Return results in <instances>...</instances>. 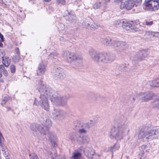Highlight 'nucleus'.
Instances as JSON below:
<instances>
[{
	"mask_svg": "<svg viewBox=\"0 0 159 159\" xmlns=\"http://www.w3.org/2000/svg\"><path fill=\"white\" fill-rule=\"evenodd\" d=\"M127 119L121 117L117 120V124L112 128L110 134L111 138H114L117 141H120L127 134L129 129L128 124L126 123Z\"/></svg>",
	"mask_w": 159,
	"mask_h": 159,
	"instance_id": "obj_1",
	"label": "nucleus"
},
{
	"mask_svg": "<svg viewBox=\"0 0 159 159\" xmlns=\"http://www.w3.org/2000/svg\"><path fill=\"white\" fill-rule=\"evenodd\" d=\"M89 53L94 61L98 62H101L104 63H110L115 58V56L114 54L100 53L92 49L89 51Z\"/></svg>",
	"mask_w": 159,
	"mask_h": 159,
	"instance_id": "obj_2",
	"label": "nucleus"
},
{
	"mask_svg": "<svg viewBox=\"0 0 159 159\" xmlns=\"http://www.w3.org/2000/svg\"><path fill=\"white\" fill-rule=\"evenodd\" d=\"M159 134V129L146 131L143 129H142L138 134L139 139H143L144 140L148 141L149 140L156 138V135Z\"/></svg>",
	"mask_w": 159,
	"mask_h": 159,
	"instance_id": "obj_3",
	"label": "nucleus"
},
{
	"mask_svg": "<svg viewBox=\"0 0 159 159\" xmlns=\"http://www.w3.org/2000/svg\"><path fill=\"white\" fill-rule=\"evenodd\" d=\"M37 89L40 92L41 96L50 99L55 93L50 87L48 85H44L41 81L38 84Z\"/></svg>",
	"mask_w": 159,
	"mask_h": 159,
	"instance_id": "obj_4",
	"label": "nucleus"
},
{
	"mask_svg": "<svg viewBox=\"0 0 159 159\" xmlns=\"http://www.w3.org/2000/svg\"><path fill=\"white\" fill-rule=\"evenodd\" d=\"M63 57L69 62L75 61V64L79 66L82 62V57L81 56H76L69 51H64L62 53Z\"/></svg>",
	"mask_w": 159,
	"mask_h": 159,
	"instance_id": "obj_5",
	"label": "nucleus"
},
{
	"mask_svg": "<svg viewBox=\"0 0 159 159\" xmlns=\"http://www.w3.org/2000/svg\"><path fill=\"white\" fill-rule=\"evenodd\" d=\"M143 7L148 11L157 10L159 8V0H146L144 4Z\"/></svg>",
	"mask_w": 159,
	"mask_h": 159,
	"instance_id": "obj_6",
	"label": "nucleus"
},
{
	"mask_svg": "<svg viewBox=\"0 0 159 159\" xmlns=\"http://www.w3.org/2000/svg\"><path fill=\"white\" fill-rule=\"evenodd\" d=\"M67 99V98L65 97L61 96L57 92L54 93L53 96L51 98V100L54 104L61 106L66 104Z\"/></svg>",
	"mask_w": 159,
	"mask_h": 159,
	"instance_id": "obj_7",
	"label": "nucleus"
},
{
	"mask_svg": "<svg viewBox=\"0 0 159 159\" xmlns=\"http://www.w3.org/2000/svg\"><path fill=\"white\" fill-rule=\"evenodd\" d=\"M48 98H49L40 95L39 102H38L37 100L35 99L34 104L36 105L39 104L42 108L47 111H48L49 109V105Z\"/></svg>",
	"mask_w": 159,
	"mask_h": 159,
	"instance_id": "obj_8",
	"label": "nucleus"
},
{
	"mask_svg": "<svg viewBox=\"0 0 159 159\" xmlns=\"http://www.w3.org/2000/svg\"><path fill=\"white\" fill-rule=\"evenodd\" d=\"M154 95V94L153 93L148 92L139 93L137 97L138 99L141 100L142 101L147 102L152 99Z\"/></svg>",
	"mask_w": 159,
	"mask_h": 159,
	"instance_id": "obj_9",
	"label": "nucleus"
},
{
	"mask_svg": "<svg viewBox=\"0 0 159 159\" xmlns=\"http://www.w3.org/2000/svg\"><path fill=\"white\" fill-rule=\"evenodd\" d=\"M53 75L57 79H62L66 77V74L64 70L61 68H55L53 72Z\"/></svg>",
	"mask_w": 159,
	"mask_h": 159,
	"instance_id": "obj_10",
	"label": "nucleus"
},
{
	"mask_svg": "<svg viewBox=\"0 0 159 159\" xmlns=\"http://www.w3.org/2000/svg\"><path fill=\"white\" fill-rule=\"evenodd\" d=\"M111 45L114 48L121 50H126L128 48V45L125 42L117 40H112Z\"/></svg>",
	"mask_w": 159,
	"mask_h": 159,
	"instance_id": "obj_11",
	"label": "nucleus"
},
{
	"mask_svg": "<svg viewBox=\"0 0 159 159\" xmlns=\"http://www.w3.org/2000/svg\"><path fill=\"white\" fill-rule=\"evenodd\" d=\"M149 52L146 50H140L135 55L134 60L135 61L144 60L149 54Z\"/></svg>",
	"mask_w": 159,
	"mask_h": 159,
	"instance_id": "obj_12",
	"label": "nucleus"
},
{
	"mask_svg": "<svg viewBox=\"0 0 159 159\" xmlns=\"http://www.w3.org/2000/svg\"><path fill=\"white\" fill-rule=\"evenodd\" d=\"M51 116L54 118H60L64 117L66 114L64 111L59 109H54L51 113Z\"/></svg>",
	"mask_w": 159,
	"mask_h": 159,
	"instance_id": "obj_13",
	"label": "nucleus"
},
{
	"mask_svg": "<svg viewBox=\"0 0 159 159\" xmlns=\"http://www.w3.org/2000/svg\"><path fill=\"white\" fill-rule=\"evenodd\" d=\"M135 5L134 1L133 0H127L122 3L120 5L121 9H125L127 10L131 9Z\"/></svg>",
	"mask_w": 159,
	"mask_h": 159,
	"instance_id": "obj_14",
	"label": "nucleus"
},
{
	"mask_svg": "<svg viewBox=\"0 0 159 159\" xmlns=\"http://www.w3.org/2000/svg\"><path fill=\"white\" fill-rule=\"evenodd\" d=\"M46 71V66L43 63H40L36 70V74L37 75L42 76L44 75Z\"/></svg>",
	"mask_w": 159,
	"mask_h": 159,
	"instance_id": "obj_15",
	"label": "nucleus"
},
{
	"mask_svg": "<svg viewBox=\"0 0 159 159\" xmlns=\"http://www.w3.org/2000/svg\"><path fill=\"white\" fill-rule=\"evenodd\" d=\"M68 14V16L69 17V20L72 23H75L77 21V19L74 12L70 11H67ZM68 16V15H67Z\"/></svg>",
	"mask_w": 159,
	"mask_h": 159,
	"instance_id": "obj_16",
	"label": "nucleus"
},
{
	"mask_svg": "<svg viewBox=\"0 0 159 159\" xmlns=\"http://www.w3.org/2000/svg\"><path fill=\"white\" fill-rule=\"evenodd\" d=\"M89 138L87 136L82 137H79L77 139V141L81 144H87L89 141Z\"/></svg>",
	"mask_w": 159,
	"mask_h": 159,
	"instance_id": "obj_17",
	"label": "nucleus"
},
{
	"mask_svg": "<svg viewBox=\"0 0 159 159\" xmlns=\"http://www.w3.org/2000/svg\"><path fill=\"white\" fill-rule=\"evenodd\" d=\"M49 139L52 144L55 146L57 140V138L54 133H49L48 134Z\"/></svg>",
	"mask_w": 159,
	"mask_h": 159,
	"instance_id": "obj_18",
	"label": "nucleus"
},
{
	"mask_svg": "<svg viewBox=\"0 0 159 159\" xmlns=\"http://www.w3.org/2000/svg\"><path fill=\"white\" fill-rule=\"evenodd\" d=\"M90 126L88 124H84L81 126L79 129V132L80 134H85L87 132V130L90 128Z\"/></svg>",
	"mask_w": 159,
	"mask_h": 159,
	"instance_id": "obj_19",
	"label": "nucleus"
},
{
	"mask_svg": "<svg viewBox=\"0 0 159 159\" xmlns=\"http://www.w3.org/2000/svg\"><path fill=\"white\" fill-rule=\"evenodd\" d=\"M85 155L89 158L92 159L93 156H95V153L93 150L88 148L84 150Z\"/></svg>",
	"mask_w": 159,
	"mask_h": 159,
	"instance_id": "obj_20",
	"label": "nucleus"
},
{
	"mask_svg": "<svg viewBox=\"0 0 159 159\" xmlns=\"http://www.w3.org/2000/svg\"><path fill=\"white\" fill-rule=\"evenodd\" d=\"M89 96L90 99L94 100L99 101L101 98L100 95L92 92L89 93Z\"/></svg>",
	"mask_w": 159,
	"mask_h": 159,
	"instance_id": "obj_21",
	"label": "nucleus"
},
{
	"mask_svg": "<svg viewBox=\"0 0 159 159\" xmlns=\"http://www.w3.org/2000/svg\"><path fill=\"white\" fill-rule=\"evenodd\" d=\"M39 131L42 134H45L48 131V128L42 124L39 125Z\"/></svg>",
	"mask_w": 159,
	"mask_h": 159,
	"instance_id": "obj_22",
	"label": "nucleus"
},
{
	"mask_svg": "<svg viewBox=\"0 0 159 159\" xmlns=\"http://www.w3.org/2000/svg\"><path fill=\"white\" fill-rule=\"evenodd\" d=\"M122 27L125 30H129L131 29H132L134 28V26L131 24L123 21Z\"/></svg>",
	"mask_w": 159,
	"mask_h": 159,
	"instance_id": "obj_23",
	"label": "nucleus"
},
{
	"mask_svg": "<svg viewBox=\"0 0 159 159\" xmlns=\"http://www.w3.org/2000/svg\"><path fill=\"white\" fill-rule=\"evenodd\" d=\"M149 85L153 87H159V79H157L149 81Z\"/></svg>",
	"mask_w": 159,
	"mask_h": 159,
	"instance_id": "obj_24",
	"label": "nucleus"
},
{
	"mask_svg": "<svg viewBox=\"0 0 159 159\" xmlns=\"http://www.w3.org/2000/svg\"><path fill=\"white\" fill-rule=\"evenodd\" d=\"M112 40L110 38H101L100 41L102 43L106 45H108L111 43Z\"/></svg>",
	"mask_w": 159,
	"mask_h": 159,
	"instance_id": "obj_25",
	"label": "nucleus"
},
{
	"mask_svg": "<svg viewBox=\"0 0 159 159\" xmlns=\"http://www.w3.org/2000/svg\"><path fill=\"white\" fill-rule=\"evenodd\" d=\"M2 62L3 64L6 67H8L11 63V60L7 56L2 58Z\"/></svg>",
	"mask_w": 159,
	"mask_h": 159,
	"instance_id": "obj_26",
	"label": "nucleus"
},
{
	"mask_svg": "<svg viewBox=\"0 0 159 159\" xmlns=\"http://www.w3.org/2000/svg\"><path fill=\"white\" fill-rule=\"evenodd\" d=\"M81 153L78 152H75L72 153V156L70 159H81Z\"/></svg>",
	"mask_w": 159,
	"mask_h": 159,
	"instance_id": "obj_27",
	"label": "nucleus"
},
{
	"mask_svg": "<svg viewBox=\"0 0 159 159\" xmlns=\"http://www.w3.org/2000/svg\"><path fill=\"white\" fill-rule=\"evenodd\" d=\"M80 24L84 28H88L90 25V23L87 19L82 21Z\"/></svg>",
	"mask_w": 159,
	"mask_h": 159,
	"instance_id": "obj_28",
	"label": "nucleus"
},
{
	"mask_svg": "<svg viewBox=\"0 0 159 159\" xmlns=\"http://www.w3.org/2000/svg\"><path fill=\"white\" fill-rule=\"evenodd\" d=\"M39 125L35 123L32 124L31 125V129L34 131H39Z\"/></svg>",
	"mask_w": 159,
	"mask_h": 159,
	"instance_id": "obj_29",
	"label": "nucleus"
},
{
	"mask_svg": "<svg viewBox=\"0 0 159 159\" xmlns=\"http://www.w3.org/2000/svg\"><path fill=\"white\" fill-rule=\"evenodd\" d=\"M120 147V145L116 143L113 147H111L109 148V151L113 152L118 150Z\"/></svg>",
	"mask_w": 159,
	"mask_h": 159,
	"instance_id": "obj_30",
	"label": "nucleus"
},
{
	"mask_svg": "<svg viewBox=\"0 0 159 159\" xmlns=\"http://www.w3.org/2000/svg\"><path fill=\"white\" fill-rule=\"evenodd\" d=\"M76 134L74 133H71L70 134L69 136V138L72 141H77V139L78 138Z\"/></svg>",
	"mask_w": 159,
	"mask_h": 159,
	"instance_id": "obj_31",
	"label": "nucleus"
},
{
	"mask_svg": "<svg viewBox=\"0 0 159 159\" xmlns=\"http://www.w3.org/2000/svg\"><path fill=\"white\" fill-rule=\"evenodd\" d=\"M102 4L101 2H97L93 5V8L95 9L99 8L101 6Z\"/></svg>",
	"mask_w": 159,
	"mask_h": 159,
	"instance_id": "obj_32",
	"label": "nucleus"
},
{
	"mask_svg": "<svg viewBox=\"0 0 159 159\" xmlns=\"http://www.w3.org/2000/svg\"><path fill=\"white\" fill-rule=\"evenodd\" d=\"M13 61L15 62H18L20 59V57L19 55H16L12 58Z\"/></svg>",
	"mask_w": 159,
	"mask_h": 159,
	"instance_id": "obj_33",
	"label": "nucleus"
},
{
	"mask_svg": "<svg viewBox=\"0 0 159 159\" xmlns=\"http://www.w3.org/2000/svg\"><path fill=\"white\" fill-rule=\"evenodd\" d=\"M56 4L58 5H64L66 3V1L65 0H56Z\"/></svg>",
	"mask_w": 159,
	"mask_h": 159,
	"instance_id": "obj_34",
	"label": "nucleus"
},
{
	"mask_svg": "<svg viewBox=\"0 0 159 159\" xmlns=\"http://www.w3.org/2000/svg\"><path fill=\"white\" fill-rule=\"evenodd\" d=\"M29 156L30 159H39L37 155L34 153L30 154Z\"/></svg>",
	"mask_w": 159,
	"mask_h": 159,
	"instance_id": "obj_35",
	"label": "nucleus"
},
{
	"mask_svg": "<svg viewBox=\"0 0 159 159\" xmlns=\"http://www.w3.org/2000/svg\"><path fill=\"white\" fill-rule=\"evenodd\" d=\"M154 32L151 31H147L145 33V35L150 37L151 36H154Z\"/></svg>",
	"mask_w": 159,
	"mask_h": 159,
	"instance_id": "obj_36",
	"label": "nucleus"
},
{
	"mask_svg": "<svg viewBox=\"0 0 159 159\" xmlns=\"http://www.w3.org/2000/svg\"><path fill=\"white\" fill-rule=\"evenodd\" d=\"M5 55V52L3 49L0 50V57L3 58Z\"/></svg>",
	"mask_w": 159,
	"mask_h": 159,
	"instance_id": "obj_37",
	"label": "nucleus"
},
{
	"mask_svg": "<svg viewBox=\"0 0 159 159\" xmlns=\"http://www.w3.org/2000/svg\"><path fill=\"white\" fill-rule=\"evenodd\" d=\"M10 69L11 73H14L16 71V68L13 65H11L10 66Z\"/></svg>",
	"mask_w": 159,
	"mask_h": 159,
	"instance_id": "obj_38",
	"label": "nucleus"
},
{
	"mask_svg": "<svg viewBox=\"0 0 159 159\" xmlns=\"http://www.w3.org/2000/svg\"><path fill=\"white\" fill-rule=\"evenodd\" d=\"M154 107L159 108V99H157L154 102Z\"/></svg>",
	"mask_w": 159,
	"mask_h": 159,
	"instance_id": "obj_39",
	"label": "nucleus"
},
{
	"mask_svg": "<svg viewBox=\"0 0 159 159\" xmlns=\"http://www.w3.org/2000/svg\"><path fill=\"white\" fill-rule=\"evenodd\" d=\"M3 154L6 158V159H9V155L8 152L7 151H6L4 152H3Z\"/></svg>",
	"mask_w": 159,
	"mask_h": 159,
	"instance_id": "obj_40",
	"label": "nucleus"
},
{
	"mask_svg": "<svg viewBox=\"0 0 159 159\" xmlns=\"http://www.w3.org/2000/svg\"><path fill=\"white\" fill-rule=\"evenodd\" d=\"M58 53L56 52H54L52 53H51L49 55V56H50L51 57H55L57 56Z\"/></svg>",
	"mask_w": 159,
	"mask_h": 159,
	"instance_id": "obj_41",
	"label": "nucleus"
},
{
	"mask_svg": "<svg viewBox=\"0 0 159 159\" xmlns=\"http://www.w3.org/2000/svg\"><path fill=\"white\" fill-rule=\"evenodd\" d=\"M153 24L152 21H146L145 22V24L148 26H150L152 25Z\"/></svg>",
	"mask_w": 159,
	"mask_h": 159,
	"instance_id": "obj_42",
	"label": "nucleus"
},
{
	"mask_svg": "<svg viewBox=\"0 0 159 159\" xmlns=\"http://www.w3.org/2000/svg\"><path fill=\"white\" fill-rule=\"evenodd\" d=\"M147 147L146 145H143L141 146V148L143 150V152H147V150L146 149V148H147Z\"/></svg>",
	"mask_w": 159,
	"mask_h": 159,
	"instance_id": "obj_43",
	"label": "nucleus"
},
{
	"mask_svg": "<svg viewBox=\"0 0 159 159\" xmlns=\"http://www.w3.org/2000/svg\"><path fill=\"white\" fill-rule=\"evenodd\" d=\"M91 27L93 29H96L98 28V26L95 23L93 22L91 24Z\"/></svg>",
	"mask_w": 159,
	"mask_h": 159,
	"instance_id": "obj_44",
	"label": "nucleus"
},
{
	"mask_svg": "<svg viewBox=\"0 0 159 159\" xmlns=\"http://www.w3.org/2000/svg\"><path fill=\"white\" fill-rule=\"evenodd\" d=\"M96 123L95 120L93 119V120H90L88 124L89 125V124H92L93 125Z\"/></svg>",
	"mask_w": 159,
	"mask_h": 159,
	"instance_id": "obj_45",
	"label": "nucleus"
},
{
	"mask_svg": "<svg viewBox=\"0 0 159 159\" xmlns=\"http://www.w3.org/2000/svg\"><path fill=\"white\" fill-rule=\"evenodd\" d=\"M119 68L122 71H124L126 70V68L124 65L120 66Z\"/></svg>",
	"mask_w": 159,
	"mask_h": 159,
	"instance_id": "obj_46",
	"label": "nucleus"
},
{
	"mask_svg": "<svg viewBox=\"0 0 159 159\" xmlns=\"http://www.w3.org/2000/svg\"><path fill=\"white\" fill-rule=\"evenodd\" d=\"M6 69H5L4 66L2 65H0V71L1 72H2L4 70H5Z\"/></svg>",
	"mask_w": 159,
	"mask_h": 159,
	"instance_id": "obj_47",
	"label": "nucleus"
},
{
	"mask_svg": "<svg viewBox=\"0 0 159 159\" xmlns=\"http://www.w3.org/2000/svg\"><path fill=\"white\" fill-rule=\"evenodd\" d=\"M15 52L16 53V55H19L20 53V52L19 49L18 48H16Z\"/></svg>",
	"mask_w": 159,
	"mask_h": 159,
	"instance_id": "obj_48",
	"label": "nucleus"
},
{
	"mask_svg": "<svg viewBox=\"0 0 159 159\" xmlns=\"http://www.w3.org/2000/svg\"><path fill=\"white\" fill-rule=\"evenodd\" d=\"M142 0H135L134 2L137 5H140L142 3Z\"/></svg>",
	"mask_w": 159,
	"mask_h": 159,
	"instance_id": "obj_49",
	"label": "nucleus"
},
{
	"mask_svg": "<svg viewBox=\"0 0 159 159\" xmlns=\"http://www.w3.org/2000/svg\"><path fill=\"white\" fill-rule=\"evenodd\" d=\"M2 72L3 73V75L6 76H7L8 75V71L6 69L5 70H4Z\"/></svg>",
	"mask_w": 159,
	"mask_h": 159,
	"instance_id": "obj_50",
	"label": "nucleus"
},
{
	"mask_svg": "<svg viewBox=\"0 0 159 159\" xmlns=\"http://www.w3.org/2000/svg\"><path fill=\"white\" fill-rule=\"evenodd\" d=\"M2 153L4 152H6V151H7V149L5 146H2Z\"/></svg>",
	"mask_w": 159,
	"mask_h": 159,
	"instance_id": "obj_51",
	"label": "nucleus"
},
{
	"mask_svg": "<svg viewBox=\"0 0 159 159\" xmlns=\"http://www.w3.org/2000/svg\"><path fill=\"white\" fill-rule=\"evenodd\" d=\"M123 1H124V0H115L114 2L116 3H119L120 2H121V3H124V2H123Z\"/></svg>",
	"mask_w": 159,
	"mask_h": 159,
	"instance_id": "obj_52",
	"label": "nucleus"
},
{
	"mask_svg": "<svg viewBox=\"0 0 159 159\" xmlns=\"http://www.w3.org/2000/svg\"><path fill=\"white\" fill-rule=\"evenodd\" d=\"M154 33V36L159 38V32H155Z\"/></svg>",
	"mask_w": 159,
	"mask_h": 159,
	"instance_id": "obj_53",
	"label": "nucleus"
},
{
	"mask_svg": "<svg viewBox=\"0 0 159 159\" xmlns=\"http://www.w3.org/2000/svg\"><path fill=\"white\" fill-rule=\"evenodd\" d=\"M8 100V98L7 97H4L3 98V101L4 102V103H5L7 102Z\"/></svg>",
	"mask_w": 159,
	"mask_h": 159,
	"instance_id": "obj_54",
	"label": "nucleus"
},
{
	"mask_svg": "<svg viewBox=\"0 0 159 159\" xmlns=\"http://www.w3.org/2000/svg\"><path fill=\"white\" fill-rule=\"evenodd\" d=\"M4 40H2L0 39V47H2L3 46V44L2 43Z\"/></svg>",
	"mask_w": 159,
	"mask_h": 159,
	"instance_id": "obj_55",
	"label": "nucleus"
},
{
	"mask_svg": "<svg viewBox=\"0 0 159 159\" xmlns=\"http://www.w3.org/2000/svg\"><path fill=\"white\" fill-rule=\"evenodd\" d=\"M0 38H1V39L0 40H4L3 36L0 33Z\"/></svg>",
	"mask_w": 159,
	"mask_h": 159,
	"instance_id": "obj_56",
	"label": "nucleus"
},
{
	"mask_svg": "<svg viewBox=\"0 0 159 159\" xmlns=\"http://www.w3.org/2000/svg\"><path fill=\"white\" fill-rule=\"evenodd\" d=\"M0 82L3 83L4 82V80L0 78Z\"/></svg>",
	"mask_w": 159,
	"mask_h": 159,
	"instance_id": "obj_57",
	"label": "nucleus"
},
{
	"mask_svg": "<svg viewBox=\"0 0 159 159\" xmlns=\"http://www.w3.org/2000/svg\"><path fill=\"white\" fill-rule=\"evenodd\" d=\"M48 121V122H50V124L49 125H51L52 124L51 123V121H49V120H46V121Z\"/></svg>",
	"mask_w": 159,
	"mask_h": 159,
	"instance_id": "obj_58",
	"label": "nucleus"
},
{
	"mask_svg": "<svg viewBox=\"0 0 159 159\" xmlns=\"http://www.w3.org/2000/svg\"><path fill=\"white\" fill-rule=\"evenodd\" d=\"M50 155L52 157V159H54V157L52 155V154H51Z\"/></svg>",
	"mask_w": 159,
	"mask_h": 159,
	"instance_id": "obj_59",
	"label": "nucleus"
},
{
	"mask_svg": "<svg viewBox=\"0 0 159 159\" xmlns=\"http://www.w3.org/2000/svg\"><path fill=\"white\" fill-rule=\"evenodd\" d=\"M2 73H0V78L2 77Z\"/></svg>",
	"mask_w": 159,
	"mask_h": 159,
	"instance_id": "obj_60",
	"label": "nucleus"
},
{
	"mask_svg": "<svg viewBox=\"0 0 159 159\" xmlns=\"http://www.w3.org/2000/svg\"><path fill=\"white\" fill-rule=\"evenodd\" d=\"M11 110V108L10 107H7V111H9Z\"/></svg>",
	"mask_w": 159,
	"mask_h": 159,
	"instance_id": "obj_61",
	"label": "nucleus"
},
{
	"mask_svg": "<svg viewBox=\"0 0 159 159\" xmlns=\"http://www.w3.org/2000/svg\"><path fill=\"white\" fill-rule=\"evenodd\" d=\"M46 2H49L51 1V0H44Z\"/></svg>",
	"mask_w": 159,
	"mask_h": 159,
	"instance_id": "obj_62",
	"label": "nucleus"
},
{
	"mask_svg": "<svg viewBox=\"0 0 159 159\" xmlns=\"http://www.w3.org/2000/svg\"><path fill=\"white\" fill-rule=\"evenodd\" d=\"M133 100H134V101H135V98H133Z\"/></svg>",
	"mask_w": 159,
	"mask_h": 159,
	"instance_id": "obj_63",
	"label": "nucleus"
},
{
	"mask_svg": "<svg viewBox=\"0 0 159 159\" xmlns=\"http://www.w3.org/2000/svg\"><path fill=\"white\" fill-rule=\"evenodd\" d=\"M55 158H56V157L55 156Z\"/></svg>",
	"mask_w": 159,
	"mask_h": 159,
	"instance_id": "obj_64",
	"label": "nucleus"
}]
</instances>
